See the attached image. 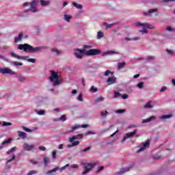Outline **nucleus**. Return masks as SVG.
Listing matches in <instances>:
<instances>
[{
  "label": "nucleus",
  "mask_w": 175,
  "mask_h": 175,
  "mask_svg": "<svg viewBox=\"0 0 175 175\" xmlns=\"http://www.w3.org/2000/svg\"><path fill=\"white\" fill-rule=\"evenodd\" d=\"M18 50H23L25 53H39V51H42V49H43V46H37L33 47L28 44H20L18 46Z\"/></svg>",
  "instance_id": "nucleus-1"
},
{
  "label": "nucleus",
  "mask_w": 175,
  "mask_h": 175,
  "mask_svg": "<svg viewBox=\"0 0 175 175\" xmlns=\"http://www.w3.org/2000/svg\"><path fill=\"white\" fill-rule=\"evenodd\" d=\"M51 76L49 77L50 81L53 83V85H59V84L62 83V79H61L59 75H58V73L54 70H51Z\"/></svg>",
  "instance_id": "nucleus-2"
},
{
  "label": "nucleus",
  "mask_w": 175,
  "mask_h": 175,
  "mask_svg": "<svg viewBox=\"0 0 175 175\" xmlns=\"http://www.w3.org/2000/svg\"><path fill=\"white\" fill-rule=\"evenodd\" d=\"M102 51L100 49H90L89 51H87L85 53V55H87L88 57H91L94 55H99V54H101Z\"/></svg>",
  "instance_id": "nucleus-3"
},
{
  "label": "nucleus",
  "mask_w": 175,
  "mask_h": 175,
  "mask_svg": "<svg viewBox=\"0 0 175 175\" xmlns=\"http://www.w3.org/2000/svg\"><path fill=\"white\" fill-rule=\"evenodd\" d=\"M74 55L78 59H83V57L85 55V53L84 52V50H82L81 49H74Z\"/></svg>",
  "instance_id": "nucleus-4"
},
{
  "label": "nucleus",
  "mask_w": 175,
  "mask_h": 175,
  "mask_svg": "<svg viewBox=\"0 0 175 175\" xmlns=\"http://www.w3.org/2000/svg\"><path fill=\"white\" fill-rule=\"evenodd\" d=\"M69 167V164H66V165H64V167H56L55 168H53V170H49L46 172V174L48 175H55L54 173H55L56 172H58V170H60V172H62V170H65V169H66V167Z\"/></svg>",
  "instance_id": "nucleus-5"
},
{
  "label": "nucleus",
  "mask_w": 175,
  "mask_h": 175,
  "mask_svg": "<svg viewBox=\"0 0 175 175\" xmlns=\"http://www.w3.org/2000/svg\"><path fill=\"white\" fill-rule=\"evenodd\" d=\"M96 165V163H87L84 164L83 165L84 171L82 172V174H87V173H88V172H90L92 169V167H94V166H95Z\"/></svg>",
  "instance_id": "nucleus-6"
},
{
  "label": "nucleus",
  "mask_w": 175,
  "mask_h": 175,
  "mask_svg": "<svg viewBox=\"0 0 175 175\" xmlns=\"http://www.w3.org/2000/svg\"><path fill=\"white\" fill-rule=\"evenodd\" d=\"M135 27H144L145 28H148V29H154L155 27L154 25H150L149 23H142L140 22H136L135 23Z\"/></svg>",
  "instance_id": "nucleus-7"
},
{
  "label": "nucleus",
  "mask_w": 175,
  "mask_h": 175,
  "mask_svg": "<svg viewBox=\"0 0 175 175\" xmlns=\"http://www.w3.org/2000/svg\"><path fill=\"white\" fill-rule=\"evenodd\" d=\"M148 147H150V140L148 139L139 146V149L137 150V152H142V151H144Z\"/></svg>",
  "instance_id": "nucleus-8"
},
{
  "label": "nucleus",
  "mask_w": 175,
  "mask_h": 175,
  "mask_svg": "<svg viewBox=\"0 0 175 175\" xmlns=\"http://www.w3.org/2000/svg\"><path fill=\"white\" fill-rule=\"evenodd\" d=\"M39 3V0H33L31 3V6H30V10H31V12L33 13H36V12H38V9H36V4Z\"/></svg>",
  "instance_id": "nucleus-9"
},
{
  "label": "nucleus",
  "mask_w": 175,
  "mask_h": 175,
  "mask_svg": "<svg viewBox=\"0 0 175 175\" xmlns=\"http://www.w3.org/2000/svg\"><path fill=\"white\" fill-rule=\"evenodd\" d=\"M0 73L2 75H14V72L8 68H0Z\"/></svg>",
  "instance_id": "nucleus-10"
},
{
  "label": "nucleus",
  "mask_w": 175,
  "mask_h": 175,
  "mask_svg": "<svg viewBox=\"0 0 175 175\" xmlns=\"http://www.w3.org/2000/svg\"><path fill=\"white\" fill-rule=\"evenodd\" d=\"M137 133V130H134L133 132H130L126 133L122 141L124 142V140H126V139H131V137H133V136H135V135H136V133Z\"/></svg>",
  "instance_id": "nucleus-11"
},
{
  "label": "nucleus",
  "mask_w": 175,
  "mask_h": 175,
  "mask_svg": "<svg viewBox=\"0 0 175 175\" xmlns=\"http://www.w3.org/2000/svg\"><path fill=\"white\" fill-rule=\"evenodd\" d=\"M35 148V146L33 145H29L27 143H25L23 144V150L25 151H31V150H33Z\"/></svg>",
  "instance_id": "nucleus-12"
},
{
  "label": "nucleus",
  "mask_w": 175,
  "mask_h": 175,
  "mask_svg": "<svg viewBox=\"0 0 175 175\" xmlns=\"http://www.w3.org/2000/svg\"><path fill=\"white\" fill-rule=\"evenodd\" d=\"M10 54L11 57H13L14 58H17V59H27V58H28V57H27V56L17 55L16 53H14L13 52H10Z\"/></svg>",
  "instance_id": "nucleus-13"
},
{
  "label": "nucleus",
  "mask_w": 175,
  "mask_h": 175,
  "mask_svg": "<svg viewBox=\"0 0 175 175\" xmlns=\"http://www.w3.org/2000/svg\"><path fill=\"white\" fill-rule=\"evenodd\" d=\"M158 12V8L150 9L148 12H144V16H151V13Z\"/></svg>",
  "instance_id": "nucleus-14"
},
{
  "label": "nucleus",
  "mask_w": 175,
  "mask_h": 175,
  "mask_svg": "<svg viewBox=\"0 0 175 175\" xmlns=\"http://www.w3.org/2000/svg\"><path fill=\"white\" fill-rule=\"evenodd\" d=\"M135 166V164H132L130 167H123L120 170V173L124 174L126 173V172H129L132 167Z\"/></svg>",
  "instance_id": "nucleus-15"
},
{
  "label": "nucleus",
  "mask_w": 175,
  "mask_h": 175,
  "mask_svg": "<svg viewBox=\"0 0 175 175\" xmlns=\"http://www.w3.org/2000/svg\"><path fill=\"white\" fill-rule=\"evenodd\" d=\"M18 37H15V43H18V42H21V40L23 39L24 35L23 34V32L19 33Z\"/></svg>",
  "instance_id": "nucleus-16"
},
{
  "label": "nucleus",
  "mask_w": 175,
  "mask_h": 175,
  "mask_svg": "<svg viewBox=\"0 0 175 175\" xmlns=\"http://www.w3.org/2000/svg\"><path fill=\"white\" fill-rule=\"evenodd\" d=\"M157 118L155 116H150L148 119H145L142 120V124H146V122H151L152 120H155Z\"/></svg>",
  "instance_id": "nucleus-17"
},
{
  "label": "nucleus",
  "mask_w": 175,
  "mask_h": 175,
  "mask_svg": "<svg viewBox=\"0 0 175 175\" xmlns=\"http://www.w3.org/2000/svg\"><path fill=\"white\" fill-rule=\"evenodd\" d=\"M53 121H55V122L66 121V115H63L59 119L58 118H55V119H53Z\"/></svg>",
  "instance_id": "nucleus-18"
},
{
  "label": "nucleus",
  "mask_w": 175,
  "mask_h": 175,
  "mask_svg": "<svg viewBox=\"0 0 175 175\" xmlns=\"http://www.w3.org/2000/svg\"><path fill=\"white\" fill-rule=\"evenodd\" d=\"M18 135L21 139H25L27 137V133L23 131H18Z\"/></svg>",
  "instance_id": "nucleus-19"
},
{
  "label": "nucleus",
  "mask_w": 175,
  "mask_h": 175,
  "mask_svg": "<svg viewBox=\"0 0 175 175\" xmlns=\"http://www.w3.org/2000/svg\"><path fill=\"white\" fill-rule=\"evenodd\" d=\"M173 116L172 114H168V115H163L161 116L159 118L160 120H166L167 118H172Z\"/></svg>",
  "instance_id": "nucleus-20"
},
{
  "label": "nucleus",
  "mask_w": 175,
  "mask_h": 175,
  "mask_svg": "<svg viewBox=\"0 0 175 175\" xmlns=\"http://www.w3.org/2000/svg\"><path fill=\"white\" fill-rule=\"evenodd\" d=\"M13 140V139L12 138H9L7 140H4L2 142V145L3 146H5V144H10V143H12V141Z\"/></svg>",
  "instance_id": "nucleus-21"
},
{
  "label": "nucleus",
  "mask_w": 175,
  "mask_h": 175,
  "mask_svg": "<svg viewBox=\"0 0 175 175\" xmlns=\"http://www.w3.org/2000/svg\"><path fill=\"white\" fill-rule=\"evenodd\" d=\"M125 64H126L125 62L118 63V70H120V69H122V68H124V66H125Z\"/></svg>",
  "instance_id": "nucleus-22"
},
{
  "label": "nucleus",
  "mask_w": 175,
  "mask_h": 175,
  "mask_svg": "<svg viewBox=\"0 0 175 175\" xmlns=\"http://www.w3.org/2000/svg\"><path fill=\"white\" fill-rule=\"evenodd\" d=\"M40 3L42 6H47L50 5V1H46L44 0H40Z\"/></svg>",
  "instance_id": "nucleus-23"
},
{
  "label": "nucleus",
  "mask_w": 175,
  "mask_h": 175,
  "mask_svg": "<svg viewBox=\"0 0 175 175\" xmlns=\"http://www.w3.org/2000/svg\"><path fill=\"white\" fill-rule=\"evenodd\" d=\"M72 5L77 9H83V5H81V4H77L76 2H73Z\"/></svg>",
  "instance_id": "nucleus-24"
},
{
  "label": "nucleus",
  "mask_w": 175,
  "mask_h": 175,
  "mask_svg": "<svg viewBox=\"0 0 175 175\" xmlns=\"http://www.w3.org/2000/svg\"><path fill=\"white\" fill-rule=\"evenodd\" d=\"M79 128H80V125L79 124H75V126H72L70 133H71L72 132H75V131H76V129H79Z\"/></svg>",
  "instance_id": "nucleus-25"
},
{
  "label": "nucleus",
  "mask_w": 175,
  "mask_h": 175,
  "mask_svg": "<svg viewBox=\"0 0 175 175\" xmlns=\"http://www.w3.org/2000/svg\"><path fill=\"white\" fill-rule=\"evenodd\" d=\"M144 109H152V105H151V101H148L146 105L144 106Z\"/></svg>",
  "instance_id": "nucleus-26"
},
{
  "label": "nucleus",
  "mask_w": 175,
  "mask_h": 175,
  "mask_svg": "<svg viewBox=\"0 0 175 175\" xmlns=\"http://www.w3.org/2000/svg\"><path fill=\"white\" fill-rule=\"evenodd\" d=\"M90 49H92V46L91 45H83V49L82 50H84V53H87L85 50H90Z\"/></svg>",
  "instance_id": "nucleus-27"
},
{
  "label": "nucleus",
  "mask_w": 175,
  "mask_h": 175,
  "mask_svg": "<svg viewBox=\"0 0 175 175\" xmlns=\"http://www.w3.org/2000/svg\"><path fill=\"white\" fill-rule=\"evenodd\" d=\"M78 139H79V138H78L77 135L72 136V137H70L69 139V142L73 143V142H75V140H78Z\"/></svg>",
  "instance_id": "nucleus-28"
},
{
  "label": "nucleus",
  "mask_w": 175,
  "mask_h": 175,
  "mask_svg": "<svg viewBox=\"0 0 175 175\" xmlns=\"http://www.w3.org/2000/svg\"><path fill=\"white\" fill-rule=\"evenodd\" d=\"M109 114V112L107 111H102L100 112V116L103 118H106L107 116Z\"/></svg>",
  "instance_id": "nucleus-29"
},
{
  "label": "nucleus",
  "mask_w": 175,
  "mask_h": 175,
  "mask_svg": "<svg viewBox=\"0 0 175 175\" xmlns=\"http://www.w3.org/2000/svg\"><path fill=\"white\" fill-rule=\"evenodd\" d=\"M108 83H110L111 84H114V83H116V79L113 78V77H109L107 79Z\"/></svg>",
  "instance_id": "nucleus-30"
},
{
  "label": "nucleus",
  "mask_w": 175,
  "mask_h": 175,
  "mask_svg": "<svg viewBox=\"0 0 175 175\" xmlns=\"http://www.w3.org/2000/svg\"><path fill=\"white\" fill-rule=\"evenodd\" d=\"M19 79V81H21V83H24V81H27V78L24 76H20L18 77Z\"/></svg>",
  "instance_id": "nucleus-31"
},
{
  "label": "nucleus",
  "mask_w": 175,
  "mask_h": 175,
  "mask_svg": "<svg viewBox=\"0 0 175 175\" xmlns=\"http://www.w3.org/2000/svg\"><path fill=\"white\" fill-rule=\"evenodd\" d=\"M49 162H50V159H49V157L44 158V163L45 166H47V165L49 164Z\"/></svg>",
  "instance_id": "nucleus-32"
},
{
  "label": "nucleus",
  "mask_w": 175,
  "mask_h": 175,
  "mask_svg": "<svg viewBox=\"0 0 175 175\" xmlns=\"http://www.w3.org/2000/svg\"><path fill=\"white\" fill-rule=\"evenodd\" d=\"M103 100H105V98L100 96L95 100V102L96 103H98L99 102H103Z\"/></svg>",
  "instance_id": "nucleus-33"
},
{
  "label": "nucleus",
  "mask_w": 175,
  "mask_h": 175,
  "mask_svg": "<svg viewBox=\"0 0 175 175\" xmlns=\"http://www.w3.org/2000/svg\"><path fill=\"white\" fill-rule=\"evenodd\" d=\"M103 36H104L103 32H102V31L98 32V33H97L98 39H100L101 38H103Z\"/></svg>",
  "instance_id": "nucleus-34"
},
{
  "label": "nucleus",
  "mask_w": 175,
  "mask_h": 175,
  "mask_svg": "<svg viewBox=\"0 0 175 175\" xmlns=\"http://www.w3.org/2000/svg\"><path fill=\"white\" fill-rule=\"evenodd\" d=\"M104 25H106V29H109V28H111L114 25V23H111L109 25H107V23H104Z\"/></svg>",
  "instance_id": "nucleus-35"
},
{
  "label": "nucleus",
  "mask_w": 175,
  "mask_h": 175,
  "mask_svg": "<svg viewBox=\"0 0 175 175\" xmlns=\"http://www.w3.org/2000/svg\"><path fill=\"white\" fill-rule=\"evenodd\" d=\"M144 86V82H139L137 85V87H138V88H140L141 90L142 88H143Z\"/></svg>",
  "instance_id": "nucleus-36"
},
{
  "label": "nucleus",
  "mask_w": 175,
  "mask_h": 175,
  "mask_svg": "<svg viewBox=\"0 0 175 175\" xmlns=\"http://www.w3.org/2000/svg\"><path fill=\"white\" fill-rule=\"evenodd\" d=\"M37 114H38V116H44V111L43 110H40V111H38V110H36Z\"/></svg>",
  "instance_id": "nucleus-37"
},
{
  "label": "nucleus",
  "mask_w": 175,
  "mask_h": 175,
  "mask_svg": "<svg viewBox=\"0 0 175 175\" xmlns=\"http://www.w3.org/2000/svg\"><path fill=\"white\" fill-rule=\"evenodd\" d=\"M17 148L16 146L12 148L11 149H10L8 152L7 154L9 155V154H12V152H13V151H14Z\"/></svg>",
  "instance_id": "nucleus-38"
},
{
  "label": "nucleus",
  "mask_w": 175,
  "mask_h": 175,
  "mask_svg": "<svg viewBox=\"0 0 175 175\" xmlns=\"http://www.w3.org/2000/svg\"><path fill=\"white\" fill-rule=\"evenodd\" d=\"M107 54L111 55H113V54H118V53L116 52V51H107V53H105V55H107Z\"/></svg>",
  "instance_id": "nucleus-39"
},
{
  "label": "nucleus",
  "mask_w": 175,
  "mask_h": 175,
  "mask_svg": "<svg viewBox=\"0 0 175 175\" xmlns=\"http://www.w3.org/2000/svg\"><path fill=\"white\" fill-rule=\"evenodd\" d=\"M70 18H72V16L70 15H64V19L66 21H69V20H70Z\"/></svg>",
  "instance_id": "nucleus-40"
},
{
  "label": "nucleus",
  "mask_w": 175,
  "mask_h": 175,
  "mask_svg": "<svg viewBox=\"0 0 175 175\" xmlns=\"http://www.w3.org/2000/svg\"><path fill=\"white\" fill-rule=\"evenodd\" d=\"M72 143V146H73L74 147L76 146H79V144H80V142L79 141H73Z\"/></svg>",
  "instance_id": "nucleus-41"
},
{
  "label": "nucleus",
  "mask_w": 175,
  "mask_h": 175,
  "mask_svg": "<svg viewBox=\"0 0 175 175\" xmlns=\"http://www.w3.org/2000/svg\"><path fill=\"white\" fill-rule=\"evenodd\" d=\"M51 51H53V53H56L57 55H59V54H61V51H58L57 49H52Z\"/></svg>",
  "instance_id": "nucleus-42"
},
{
  "label": "nucleus",
  "mask_w": 175,
  "mask_h": 175,
  "mask_svg": "<svg viewBox=\"0 0 175 175\" xmlns=\"http://www.w3.org/2000/svg\"><path fill=\"white\" fill-rule=\"evenodd\" d=\"M52 158H53V159L57 158V150H53L52 152Z\"/></svg>",
  "instance_id": "nucleus-43"
},
{
  "label": "nucleus",
  "mask_w": 175,
  "mask_h": 175,
  "mask_svg": "<svg viewBox=\"0 0 175 175\" xmlns=\"http://www.w3.org/2000/svg\"><path fill=\"white\" fill-rule=\"evenodd\" d=\"M13 65H14V66H23V63L13 62Z\"/></svg>",
  "instance_id": "nucleus-44"
},
{
  "label": "nucleus",
  "mask_w": 175,
  "mask_h": 175,
  "mask_svg": "<svg viewBox=\"0 0 175 175\" xmlns=\"http://www.w3.org/2000/svg\"><path fill=\"white\" fill-rule=\"evenodd\" d=\"M115 98H120L121 96V94L117 91L114 92Z\"/></svg>",
  "instance_id": "nucleus-45"
},
{
  "label": "nucleus",
  "mask_w": 175,
  "mask_h": 175,
  "mask_svg": "<svg viewBox=\"0 0 175 175\" xmlns=\"http://www.w3.org/2000/svg\"><path fill=\"white\" fill-rule=\"evenodd\" d=\"M91 92H96L98 91V88H94V86H92L90 88Z\"/></svg>",
  "instance_id": "nucleus-46"
},
{
  "label": "nucleus",
  "mask_w": 175,
  "mask_h": 175,
  "mask_svg": "<svg viewBox=\"0 0 175 175\" xmlns=\"http://www.w3.org/2000/svg\"><path fill=\"white\" fill-rule=\"evenodd\" d=\"M90 150H91V147L90 146L87 147L86 148L81 150V152H87V151H90Z\"/></svg>",
  "instance_id": "nucleus-47"
},
{
  "label": "nucleus",
  "mask_w": 175,
  "mask_h": 175,
  "mask_svg": "<svg viewBox=\"0 0 175 175\" xmlns=\"http://www.w3.org/2000/svg\"><path fill=\"white\" fill-rule=\"evenodd\" d=\"M3 126H10V125H12V123L8 122H3Z\"/></svg>",
  "instance_id": "nucleus-48"
},
{
  "label": "nucleus",
  "mask_w": 175,
  "mask_h": 175,
  "mask_svg": "<svg viewBox=\"0 0 175 175\" xmlns=\"http://www.w3.org/2000/svg\"><path fill=\"white\" fill-rule=\"evenodd\" d=\"M78 100H79V102H83V94L81 93L78 96Z\"/></svg>",
  "instance_id": "nucleus-49"
},
{
  "label": "nucleus",
  "mask_w": 175,
  "mask_h": 175,
  "mask_svg": "<svg viewBox=\"0 0 175 175\" xmlns=\"http://www.w3.org/2000/svg\"><path fill=\"white\" fill-rule=\"evenodd\" d=\"M27 62H31L32 64H35L36 62V59H27Z\"/></svg>",
  "instance_id": "nucleus-50"
},
{
  "label": "nucleus",
  "mask_w": 175,
  "mask_h": 175,
  "mask_svg": "<svg viewBox=\"0 0 175 175\" xmlns=\"http://www.w3.org/2000/svg\"><path fill=\"white\" fill-rule=\"evenodd\" d=\"M23 131H25V132H32V130H31L30 129H28L25 126H23Z\"/></svg>",
  "instance_id": "nucleus-51"
},
{
  "label": "nucleus",
  "mask_w": 175,
  "mask_h": 175,
  "mask_svg": "<svg viewBox=\"0 0 175 175\" xmlns=\"http://www.w3.org/2000/svg\"><path fill=\"white\" fill-rule=\"evenodd\" d=\"M89 135H95V132H94V131H87L85 133V135L88 136Z\"/></svg>",
  "instance_id": "nucleus-52"
},
{
  "label": "nucleus",
  "mask_w": 175,
  "mask_h": 175,
  "mask_svg": "<svg viewBox=\"0 0 175 175\" xmlns=\"http://www.w3.org/2000/svg\"><path fill=\"white\" fill-rule=\"evenodd\" d=\"M36 173H38V171L32 170V171H30V172L27 174V175L36 174Z\"/></svg>",
  "instance_id": "nucleus-53"
},
{
  "label": "nucleus",
  "mask_w": 175,
  "mask_h": 175,
  "mask_svg": "<svg viewBox=\"0 0 175 175\" xmlns=\"http://www.w3.org/2000/svg\"><path fill=\"white\" fill-rule=\"evenodd\" d=\"M110 73H111V70H107L105 71V72L104 73V76H109V75H110Z\"/></svg>",
  "instance_id": "nucleus-54"
},
{
  "label": "nucleus",
  "mask_w": 175,
  "mask_h": 175,
  "mask_svg": "<svg viewBox=\"0 0 175 175\" xmlns=\"http://www.w3.org/2000/svg\"><path fill=\"white\" fill-rule=\"evenodd\" d=\"M155 58L154 56H148L146 59V61H152Z\"/></svg>",
  "instance_id": "nucleus-55"
},
{
  "label": "nucleus",
  "mask_w": 175,
  "mask_h": 175,
  "mask_svg": "<svg viewBox=\"0 0 175 175\" xmlns=\"http://www.w3.org/2000/svg\"><path fill=\"white\" fill-rule=\"evenodd\" d=\"M14 159H16V156L14 154H13L12 159L8 160V162L10 163V162H12V161H14Z\"/></svg>",
  "instance_id": "nucleus-56"
},
{
  "label": "nucleus",
  "mask_w": 175,
  "mask_h": 175,
  "mask_svg": "<svg viewBox=\"0 0 175 175\" xmlns=\"http://www.w3.org/2000/svg\"><path fill=\"white\" fill-rule=\"evenodd\" d=\"M166 90H167V88H166V86H163L161 88L160 92H165V91H166Z\"/></svg>",
  "instance_id": "nucleus-57"
},
{
  "label": "nucleus",
  "mask_w": 175,
  "mask_h": 175,
  "mask_svg": "<svg viewBox=\"0 0 175 175\" xmlns=\"http://www.w3.org/2000/svg\"><path fill=\"white\" fill-rule=\"evenodd\" d=\"M167 53L169 54V55H173L174 53L173 51L167 49Z\"/></svg>",
  "instance_id": "nucleus-58"
},
{
  "label": "nucleus",
  "mask_w": 175,
  "mask_h": 175,
  "mask_svg": "<svg viewBox=\"0 0 175 175\" xmlns=\"http://www.w3.org/2000/svg\"><path fill=\"white\" fill-rule=\"evenodd\" d=\"M139 32H141L142 33H147V29L144 28L142 30H139Z\"/></svg>",
  "instance_id": "nucleus-59"
},
{
  "label": "nucleus",
  "mask_w": 175,
  "mask_h": 175,
  "mask_svg": "<svg viewBox=\"0 0 175 175\" xmlns=\"http://www.w3.org/2000/svg\"><path fill=\"white\" fill-rule=\"evenodd\" d=\"M116 113L121 114V113H125V110L124 109H119V110L116 111Z\"/></svg>",
  "instance_id": "nucleus-60"
},
{
  "label": "nucleus",
  "mask_w": 175,
  "mask_h": 175,
  "mask_svg": "<svg viewBox=\"0 0 175 175\" xmlns=\"http://www.w3.org/2000/svg\"><path fill=\"white\" fill-rule=\"evenodd\" d=\"M166 30L170 32H173V28H172V27H170V26L167 27Z\"/></svg>",
  "instance_id": "nucleus-61"
},
{
  "label": "nucleus",
  "mask_w": 175,
  "mask_h": 175,
  "mask_svg": "<svg viewBox=\"0 0 175 175\" xmlns=\"http://www.w3.org/2000/svg\"><path fill=\"white\" fill-rule=\"evenodd\" d=\"M39 150H40L41 151H46V147H44V146H40L39 147Z\"/></svg>",
  "instance_id": "nucleus-62"
},
{
  "label": "nucleus",
  "mask_w": 175,
  "mask_h": 175,
  "mask_svg": "<svg viewBox=\"0 0 175 175\" xmlns=\"http://www.w3.org/2000/svg\"><path fill=\"white\" fill-rule=\"evenodd\" d=\"M128 94H122V99H128Z\"/></svg>",
  "instance_id": "nucleus-63"
},
{
  "label": "nucleus",
  "mask_w": 175,
  "mask_h": 175,
  "mask_svg": "<svg viewBox=\"0 0 175 175\" xmlns=\"http://www.w3.org/2000/svg\"><path fill=\"white\" fill-rule=\"evenodd\" d=\"M78 139H83V134H78L77 135Z\"/></svg>",
  "instance_id": "nucleus-64"
}]
</instances>
